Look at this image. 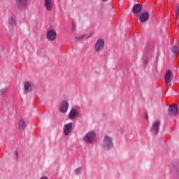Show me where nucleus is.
Segmentation results:
<instances>
[{"instance_id": "obj_1", "label": "nucleus", "mask_w": 179, "mask_h": 179, "mask_svg": "<svg viewBox=\"0 0 179 179\" xmlns=\"http://www.w3.org/2000/svg\"><path fill=\"white\" fill-rule=\"evenodd\" d=\"M113 138L110 136H106L101 145L102 149H103V150H110L113 149Z\"/></svg>"}, {"instance_id": "obj_2", "label": "nucleus", "mask_w": 179, "mask_h": 179, "mask_svg": "<svg viewBox=\"0 0 179 179\" xmlns=\"http://www.w3.org/2000/svg\"><path fill=\"white\" fill-rule=\"evenodd\" d=\"M83 139L85 143H87V144L93 143V142L96 141V132L93 131L87 132L84 136Z\"/></svg>"}, {"instance_id": "obj_3", "label": "nucleus", "mask_w": 179, "mask_h": 179, "mask_svg": "<svg viewBox=\"0 0 179 179\" xmlns=\"http://www.w3.org/2000/svg\"><path fill=\"white\" fill-rule=\"evenodd\" d=\"M46 38L49 41H55L57 40V32L54 29H48L46 33Z\"/></svg>"}, {"instance_id": "obj_4", "label": "nucleus", "mask_w": 179, "mask_h": 179, "mask_svg": "<svg viewBox=\"0 0 179 179\" xmlns=\"http://www.w3.org/2000/svg\"><path fill=\"white\" fill-rule=\"evenodd\" d=\"M24 91L25 93H31L34 84L31 81H25L23 83Z\"/></svg>"}, {"instance_id": "obj_5", "label": "nucleus", "mask_w": 179, "mask_h": 179, "mask_svg": "<svg viewBox=\"0 0 179 179\" xmlns=\"http://www.w3.org/2000/svg\"><path fill=\"white\" fill-rule=\"evenodd\" d=\"M104 48V40L102 38H99L94 45V50L96 52H100V51H103Z\"/></svg>"}, {"instance_id": "obj_6", "label": "nucleus", "mask_w": 179, "mask_h": 179, "mask_svg": "<svg viewBox=\"0 0 179 179\" xmlns=\"http://www.w3.org/2000/svg\"><path fill=\"white\" fill-rule=\"evenodd\" d=\"M43 6L48 12H51L54 8V0H43Z\"/></svg>"}, {"instance_id": "obj_7", "label": "nucleus", "mask_w": 179, "mask_h": 179, "mask_svg": "<svg viewBox=\"0 0 179 179\" xmlns=\"http://www.w3.org/2000/svg\"><path fill=\"white\" fill-rule=\"evenodd\" d=\"M15 1H16L17 6L20 9H26V8H27V5H29L28 0H15Z\"/></svg>"}, {"instance_id": "obj_8", "label": "nucleus", "mask_w": 179, "mask_h": 179, "mask_svg": "<svg viewBox=\"0 0 179 179\" xmlns=\"http://www.w3.org/2000/svg\"><path fill=\"white\" fill-rule=\"evenodd\" d=\"M160 125V121L157 120L152 123V125L151 127V131L153 135H157V133L159 132V127Z\"/></svg>"}, {"instance_id": "obj_9", "label": "nucleus", "mask_w": 179, "mask_h": 179, "mask_svg": "<svg viewBox=\"0 0 179 179\" xmlns=\"http://www.w3.org/2000/svg\"><path fill=\"white\" fill-rule=\"evenodd\" d=\"M73 127V123L72 122L66 124L64 125L63 132L66 136L69 135V134H71V132L72 131Z\"/></svg>"}, {"instance_id": "obj_10", "label": "nucleus", "mask_w": 179, "mask_h": 179, "mask_svg": "<svg viewBox=\"0 0 179 179\" xmlns=\"http://www.w3.org/2000/svg\"><path fill=\"white\" fill-rule=\"evenodd\" d=\"M177 114H178V107L175 104L171 105L169 108V115L174 116L177 115Z\"/></svg>"}, {"instance_id": "obj_11", "label": "nucleus", "mask_w": 179, "mask_h": 179, "mask_svg": "<svg viewBox=\"0 0 179 179\" xmlns=\"http://www.w3.org/2000/svg\"><path fill=\"white\" fill-rule=\"evenodd\" d=\"M79 117V110L76 108H73L69 113V118L70 120H76Z\"/></svg>"}, {"instance_id": "obj_12", "label": "nucleus", "mask_w": 179, "mask_h": 179, "mask_svg": "<svg viewBox=\"0 0 179 179\" xmlns=\"http://www.w3.org/2000/svg\"><path fill=\"white\" fill-rule=\"evenodd\" d=\"M68 108H69V103H68V101L64 100L60 105L59 111L60 113H65L68 111Z\"/></svg>"}, {"instance_id": "obj_13", "label": "nucleus", "mask_w": 179, "mask_h": 179, "mask_svg": "<svg viewBox=\"0 0 179 179\" xmlns=\"http://www.w3.org/2000/svg\"><path fill=\"white\" fill-rule=\"evenodd\" d=\"M17 23V21L15 16H11L8 18V27H15Z\"/></svg>"}, {"instance_id": "obj_14", "label": "nucleus", "mask_w": 179, "mask_h": 179, "mask_svg": "<svg viewBox=\"0 0 179 179\" xmlns=\"http://www.w3.org/2000/svg\"><path fill=\"white\" fill-rule=\"evenodd\" d=\"M164 82H165L166 86H167V85H169V83L171 82V71L168 70L166 72L164 76Z\"/></svg>"}, {"instance_id": "obj_15", "label": "nucleus", "mask_w": 179, "mask_h": 179, "mask_svg": "<svg viewBox=\"0 0 179 179\" xmlns=\"http://www.w3.org/2000/svg\"><path fill=\"white\" fill-rule=\"evenodd\" d=\"M139 20L141 23H145V22H148V20H149V13H143L139 17Z\"/></svg>"}, {"instance_id": "obj_16", "label": "nucleus", "mask_w": 179, "mask_h": 179, "mask_svg": "<svg viewBox=\"0 0 179 179\" xmlns=\"http://www.w3.org/2000/svg\"><path fill=\"white\" fill-rule=\"evenodd\" d=\"M142 10V6L141 4H136L134 6L132 11L133 13H139Z\"/></svg>"}, {"instance_id": "obj_17", "label": "nucleus", "mask_w": 179, "mask_h": 179, "mask_svg": "<svg viewBox=\"0 0 179 179\" xmlns=\"http://www.w3.org/2000/svg\"><path fill=\"white\" fill-rule=\"evenodd\" d=\"M18 128L20 129V131H23L24 128H26V122L24 120V119H20L18 123Z\"/></svg>"}, {"instance_id": "obj_18", "label": "nucleus", "mask_w": 179, "mask_h": 179, "mask_svg": "<svg viewBox=\"0 0 179 179\" xmlns=\"http://www.w3.org/2000/svg\"><path fill=\"white\" fill-rule=\"evenodd\" d=\"M75 174L79 175L80 173H82V167H79L76 169L74 171Z\"/></svg>"}, {"instance_id": "obj_19", "label": "nucleus", "mask_w": 179, "mask_h": 179, "mask_svg": "<svg viewBox=\"0 0 179 179\" xmlns=\"http://www.w3.org/2000/svg\"><path fill=\"white\" fill-rule=\"evenodd\" d=\"M172 51L173 52H174V54H176V52H179V48L177 46H175L172 48Z\"/></svg>"}, {"instance_id": "obj_20", "label": "nucleus", "mask_w": 179, "mask_h": 179, "mask_svg": "<svg viewBox=\"0 0 179 179\" xmlns=\"http://www.w3.org/2000/svg\"><path fill=\"white\" fill-rule=\"evenodd\" d=\"M85 37H86V35L83 34L80 36H76V40H83V38H85Z\"/></svg>"}, {"instance_id": "obj_21", "label": "nucleus", "mask_w": 179, "mask_h": 179, "mask_svg": "<svg viewBox=\"0 0 179 179\" xmlns=\"http://www.w3.org/2000/svg\"><path fill=\"white\" fill-rule=\"evenodd\" d=\"M6 93V89L3 88L0 90V96H3Z\"/></svg>"}, {"instance_id": "obj_22", "label": "nucleus", "mask_w": 179, "mask_h": 179, "mask_svg": "<svg viewBox=\"0 0 179 179\" xmlns=\"http://www.w3.org/2000/svg\"><path fill=\"white\" fill-rule=\"evenodd\" d=\"M71 30L73 31H75L76 30V24H75V23L72 24V29H71Z\"/></svg>"}, {"instance_id": "obj_23", "label": "nucleus", "mask_w": 179, "mask_h": 179, "mask_svg": "<svg viewBox=\"0 0 179 179\" xmlns=\"http://www.w3.org/2000/svg\"><path fill=\"white\" fill-rule=\"evenodd\" d=\"M15 159L16 160L19 159V152L17 151H15Z\"/></svg>"}, {"instance_id": "obj_24", "label": "nucleus", "mask_w": 179, "mask_h": 179, "mask_svg": "<svg viewBox=\"0 0 179 179\" xmlns=\"http://www.w3.org/2000/svg\"><path fill=\"white\" fill-rule=\"evenodd\" d=\"M148 62H149L148 59H144V65H148Z\"/></svg>"}, {"instance_id": "obj_25", "label": "nucleus", "mask_w": 179, "mask_h": 179, "mask_svg": "<svg viewBox=\"0 0 179 179\" xmlns=\"http://www.w3.org/2000/svg\"><path fill=\"white\" fill-rule=\"evenodd\" d=\"M176 17H178V9L176 10Z\"/></svg>"}, {"instance_id": "obj_26", "label": "nucleus", "mask_w": 179, "mask_h": 179, "mask_svg": "<svg viewBox=\"0 0 179 179\" xmlns=\"http://www.w3.org/2000/svg\"><path fill=\"white\" fill-rule=\"evenodd\" d=\"M145 118L146 120H148V119H149V116H148V114L145 115Z\"/></svg>"}, {"instance_id": "obj_27", "label": "nucleus", "mask_w": 179, "mask_h": 179, "mask_svg": "<svg viewBox=\"0 0 179 179\" xmlns=\"http://www.w3.org/2000/svg\"><path fill=\"white\" fill-rule=\"evenodd\" d=\"M103 2H107V0H102Z\"/></svg>"}, {"instance_id": "obj_28", "label": "nucleus", "mask_w": 179, "mask_h": 179, "mask_svg": "<svg viewBox=\"0 0 179 179\" xmlns=\"http://www.w3.org/2000/svg\"><path fill=\"white\" fill-rule=\"evenodd\" d=\"M178 27H179V22H178Z\"/></svg>"}]
</instances>
